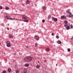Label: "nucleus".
Masks as SVG:
<instances>
[{
    "label": "nucleus",
    "mask_w": 73,
    "mask_h": 73,
    "mask_svg": "<svg viewBox=\"0 0 73 73\" xmlns=\"http://www.w3.org/2000/svg\"><path fill=\"white\" fill-rule=\"evenodd\" d=\"M68 25V26L70 27V23H68L67 24Z\"/></svg>",
    "instance_id": "obj_35"
},
{
    "label": "nucleus",
    "mask_w": 73,
    "mask_h": 73,
    "mask_svg": "<svg viewBox=\"0 0 73 73\" xmlns=\"http://www.w3.org/2000/svg\"><path fill=\"white\" fill-rule=\"evenodd\" d=\"M66 16H64V19H66Z\"/></svg>",
    "instance_id": "obj_33"
},
{
    "label": "nucleus",
    "mask_w": 73,
    "mask_h": 73,
    "mask_svg": "<svg viewBox=\"0 0 73 73\" xmlns=\"http://www.w3.org/2000/svg\"><path fill=\"white\" fill-rule=\"evenodd\" d=\"M38 62V63H39V62Z\"/></svg>",
    "instance_id": "obj_49"
},
{
    "label": "nucleus",
    "mask_w": 73,
    "mask_h": 73,
    "mask_svg": "<svg viewBox=\"0 0 73 73\" xmlns=\"http://www.w3.org/2000/svg\"><path fill=\"white\" fill-rule=\"evenodd\" d=\"M57 43L58 44H61V41L60 40H58L57 41Z\"/></svg>",
    "instance_id": "obj_8"
},
{
    "label": "nucleus",
    "mask_w": 73,
    "mask_h": 73,
    "mask_svg": "<svg viewBox=\"0 0 73 73\" xmlns=\"http://www.w3.org/2000/svg\"><path fill=\"white\" fill-rule=\"evenodd\" d=\"M8 72H11V69L10 68H9L8 70Z\"/></svg>",
    "instance_id": "obj_13"
},
{
    "label": "nucleus",
    "mask_w": 73,
    "mask_h": 73,
    "mask_svg": "<svg viewBox=\"0 0 73 73\" xmlns=\"http://www.w3.org/2000/svg\"><path fill=\"white\" fill-rule=\"evenodd\" d=\"M29 38H27V40H29Z\"/></svg>",
    "instance_id": "obj_44"
},
{
    "label": "nucleus",
    "mask_w": 73,
    "mask_h": 73,
    "mask_svg": "<svg viewBox=\"0 0 73 73\" xmlns=\"http://www.w3.org/2000/svg\"><path fill=\"white\" fill-rule=\"evenodd\" d=\"M69 14H70V15H71L72 14V13H71V12H69Z\"/></svg>",
    "instance_id": "obj_37"
},
{
    "label": "nucleus",
    "mask_w": 73,
    "mask_h": 73,
    "mask_svg": "<svg viewBox=\"0 0 73 73\" xmlns=\"http://www.w3.org/2000/svg\"><path fill=\"white\" fill-rule=\"evenodd\" d=\"M70 40H73V38H71Z\"/></svg>",
    "instance_id": "obj_42"
},
{
    "label": "nucleus",
    "mask_w": 73,
    "mask_h": 73,
    "mask_svg": "<svg viewBox=\"0 0 73 73\" xmlns=\"http://www.w3.org/2000/svg\"><path fill=\"white\" fill-rule=\"evenodd\" d=\"M68 23V22L66 20L64 21V23L65 24H64V27H68V25H67Z\"/></svg>",
    "instance_id": "obj_2"
},
{
    "label": "nucleus",
    "mask_w": 73,
    "mask_h": 73,
    "mask_svg": "<svg viewBox=\"0 0 73 73\" xmlns=\"http://www.w3.org/2000/svg\"><path fill=\"white\" fill-rule=\"evenodd\" d=\"M9 36L10 38H12L13 37V35H12L10 34L9 35Z\"/></svg>",
    "instance_id": "obj_10"
},
{
    "label": "nucleus",
    "mask_w": 73,
    "mask_h": 73,
    "mask_svg": "<svg viewBox=\"0 0 73 73\" xmlns=\"http://www.w3.org/2000/svg\"><path fill=\"white\" fill-rule=\"evenodd\" d=\"M54 35V33H52V34L51 35L52 36H53Z\"/></svg>",
    "instance_id": "obj_39"
},
{
    "label": "nucleus",
    "mask_w": 73,
    "mask_h": 73,
    "mask_svg": "<svg viewBox=\"0 0 73 73\" xmlns=\"http://www.w3.org/2000/svg\"><path fill=\"white\" fill-rule=\"evenodd\" d=\"M9 8L8 7H5V9H6V10H8V9H9Z\"/></svg>",
    "instance_id": "obj_14"
},
{
    "label": "nucleus",
    "mask_w": 73,
    "mask_h": 73,
    "mask_svg": "<svg viewBox=\"0 0 73 73\" xmlns=\"http://www.w3.org/2000/svg\"><path fill=\"white\" fill-rule=\"evenodd\" d=\"M68 52H70V49L68 48Z\"/></svg>",
    "instance_id": "obj_23"
},
{
    "label": "nucleus",
    "mask_w": 73,
    "mask_h": 73,
    "mask_svg": "<svg viewBox=\"0 0 73 73\" xmlns=\"http://www.w3.org/2000/svg\"><path fill=\"white\" fill-rule=\"evenodd\" d=\"M2 73H6V72L4 70L3 71Z\"/></svg>",
    "instance_id": "obj_31"
},
{
    "label": "nucleus",
    "mask_w": 73,
    "mask_h": 73,
    "mask_svg": "<svg viewBox=\"0 0 73 73\" xmlns=\"http://www.w3.org/2000/svg\"><path fill=\"white\" fill-rule=\"evenodd\" d=\"M6 43L7 44V47H10V46H11V42L9 41H7V42Z\"/></svg>",
    "instance_id": "obj_3"
},
{
    "label": "nucleus",
    "mask_w": 73,
    "mask_h": 73,
    "mask_svg": "<svg viewBox=\"0 0 73 73\" xmlns=\"http://www.w3.org/2000/svg\"><path fill=\"white\" fill-rule=\"evenodd\" d=\"M56 66H57V64H56Z\"/></svg>",
    "instance_id": "obj_48"
},
{
    "label": "nucleus",
    "mask_w": 73,
    "mask_h": 73,
    "mask_svg": "<svg viewBox=\"0 0 73 73\" xmlns=\"http://www.w3.org/2000/svg\"><path fill=\"white\" fill-rule=\"evenodd\" d=\"M26 47H27V48H29V46H26Z\"/></svg>",
    "instance_id": "obj_38"
},
{
    "label": "nucleus",
    "mask_w": 73,
    "mask_h": 73,
    "mask_svg": "<svg viewBox=\"0 0 73 73\" xmlns=\"http://www.w3.org/2000/svg\"><path fill=\"white\" fill-rule=\"evenodd\" d=\"M43 11H45V9H46V7H43Z\"/></svg>",
    "instance_id": "obj_18"
},
{
    "label": "nucleus",
    "mask_w": 73,
    "mask_h": 73,
    "mask_svg": "<svg viewBox=\"0 0 73 73\" xmlns=\"http://www.w3.org/2000/svg\"><path fill=\"white\" fill-rule=\"evenodd\" d=\"M3 9V7L1 6H0V9Z\"/></svg>",
    "instance_id": "obj_27"
},
{
    "label": "nucleus",
    "mask_w": 73,
    "mask_h": 73,
    "mask_svg": "<svg viewBox=\"0 0 73 73\" xmlns=\"http://www.w3.org/2000/svg\"><path fill=\"white\" fill-rule=\"evenodd\" d=\"M0 45H1V43H0Z\"/></svg>",
    "instance_id": "obj_47"
},
{
    "label": "nucleus",
    "mask_w": 73,
    "mask_h": 73,
    "mask_svg": "<svg viewBox=\"0 0 73 73\" xmlns=\"http://www.w3.org/2000/svg\"><path fill=\"white\" fill-rule=\"evenodd\" d=\"M56 38H59V36H56Z\"/></svg>",
    "instance_id": "obj_29"
},
{
    "label": "nucleus",
    "mask_w": 73,
    "mask_h": 73,
    "mask_svg": "<svg viewBox=\"0 0 73 73\" xmlns=\"http://www.w3.org/2000/svg\"><path fill=\"white\" fill-rule=\"evenodd\" d=\"M7 30H9V28H7Z\"/></svg>",
    "instance_id": "obj_41"
},
{
    "label": "nucleus",
    "mask_w": 73,
    "mask_h": 73,
    "mask_svg": "<svg viewBox=\"0 0 73 73\" xmlns=\"http://www.w3.org/2000/svg\"><path fill=\"white\" fill-rule=\"evenodd\" d=\"M27 69H26V68L24 69V72H27Z\"/></svg>",
    "instance_id": "obj_15"
},
{
    "label": "nucleus",
    "mask_w": 73,
    "mask_h": 73,
    "mask_svg": "<svg viewBox=\"0 0 73 73\" xmlns=\"http://www.w3.org/2000/svg\"><path fill=\"white\" fill-rule=\"evenodd\" d=\"M52 20L53 21H57L58 20L57 18H55L52 17Z\"/></svg>",
    "instance_id": "obj_4"
},
{
    "label": "nucleus",
    "mask_w": 73,
    "mask_h": 73,
    "mask_svg": "<svg viewBox=\"0 0 73 73\" xmlns=\"http://www.w3.org/2000/svg\"><path fill=\"white\" fill-rule=\"evenodd\" d=\"M35 38L36 39V40H39V38L37 36H36L35 37Z\"/></svg>",
    "instance_id": "obj_7"
},
{
    "label": "nucleus",
    "mask_w": 73,
    "mask_h": 73,
    "mask_svg": "<svg viewBox=\"0 0 73 73\" xmlns=\"http://www.w3.org/2000/svg\"><path fill=\"white\" fill-rule=\"evenodd\" d=\"M22 17L23 19H24V20H27V17H26V16L24 15H23L22 16Z\"/></svg>",
    "instance_id": "obj_5"
},
{
    "label": "nucleus",
    "mask_w": 73,
    "mask_h": 73,
    "mask_svg": "<svg viewBox=\"0 0 73 73\" xmlns=\"http://www.w3.org/2000/svg\"><path fill=\"white\" fill-rule=\"evenodd\" d=\"M70 29V27H69V26H68L67 28V30H69Z\"/></svg>",
    "instance_id": "obj_26"
},
{
    "label": "nucleus",
    "mask_w": 73,
    "mask_h": 73,
    "mask_svg": "<svg viewBox=\"0 0 73 73\" xmlns=\"http://www.w3.org/2000/svg\"><path fill=\"white\" fill-rule=\"evenodd\" d=\"M24 61L26 62H31L32 61V57L30 56H26L25 58Z\"/></svg>",
    "instance_id": "obj_1"
},
{
    "label": "nucleus",
    "mask_w": 73,
    "mask_h": 73,
    "mask_svg": "<svg viewBox=\"0 0 73 73\" xmlns=\"http://www.w3.org/2000/svg\"><path fill=\"white\" fill-rule=\"evenodd\" d=\"M66 17H69V15H66Z\"/></svg>",
    "instance_id": "obj_34"
},
{
    "label": "nucleus",
    "mask_w": 73,
    "mask_h": 73,
    "mask_svg": "<svg viewBox=\"0 0 73 73\" xmlns=\"http://www.w3.org/2000/svg\"><path fill=\"white\" fill-rule=\"evenodd\" d=\"M17 65H15V68H16V67H17Z\"/></svg>",
    "instance_id": "obj_36"
},
{
    "label": "nucleus",
    "mask_w": 73,
    "mask_h": 73,
    "mask_svg": "<svg viewBox=\"0 0 73 73\" xmlns=\"http://www.w3.org/2000/svg\"><path fill=\"white\" fill-rule=\"evenodd\" d=\"M36 68L37 69H39V68H40V66H39V65L37 66H36Z\"/></svg>",
    "instance_id": "obj_17"
},
{
    "label": "nucleus",
    "mask_w": 73,
    "mask_h": 73,
    "mask_svg": "<svg viewBox=\"0 0 73 73\" xmlns=\"http://www.w3.org/2000/svg\"><path fill=\"white\" fill-rule=\"evenodd\" d=\"M5 17L7 19H9V20L10 19V18L9 16L7 15H6V16L5 17Z\"/></svg>",
    "instance_id": "obj_6"
},
{
    "label": "nucleus",
    "mask_w": 73,
    "mask_h": 73,
    "mask_svg": "<svg viewBox=\"0 0 73 73\" xmlns=\"http://www.w3.org/2000/svg\"><path fill=\"white\" fill-rule=\"evenodd\" d=\"M64 16H62L61 17V19H64Z\"/></svg>",
    "instance_id": "obj_22"
},
{
    "label": "nucleus",
    "mask_w": 73,
    "mask_h": 73,
    "mask_svg": "<svg viewBox=\"0 0 73 73\" xmlns=\"http://www.w3.org/2000/svg\"><path fill=\"white\" fill-rule=\"evenodd\" d=\"M15 19V18H10L9 20H14Z\"/></svg>",
    "instance_id": "obj_25"
},
{
    "label": "nucleus",
    "mask_w": 73,
    "mask_h": 73,
    "mask_svg": "<svg viewBox=\"0 0 73 73\" xmlns=\"http://www.w3.org/2000/svg\"><path fill=\"white\" fill-rule=\"evenodd\" d=\"M16 73H19V71L18 70H17L16 71Z\"/></svg>",
    "instance_id": "obj_30"
},
{
    "label": "nucleus",
    "mask_w": 73,
    "mask_h": 73,
    "mask_svg": "<svg viewBox=\"0 0 73 73\" xmlns=\"http://www.w3.org/2000/svg\"><path fill=\"white\" fill-rule=\"evenodd\" d=\"M69 16H70V17H73V15L72 14H71V15H70Z\"/></svg>",
    "instance_id": "obj_24"
},
{
    "label": "nucleus",
    "mask_w": 73,
    "mask_h": 73,
    "mask_svg": "<svg viewBox=\"0 0 73 73\" xmlns=\"http://www.w3.org/2000/svg\"><path fill=\"white\" fill-rule=\"evenodd\" d=\"M72 38H73V36H72Z\"/></svg>",
    "instance_id": "obj_46"
},
{
    "label": "nucleus",
    "mask_w": 73,
    "mask_h": 73,
    "mask_svg": "<svg viewBox=\"0 0 73 73\" xmlns=\"http://www.w3.org/2000/svg\"><path fill=\"white\" fill-rule=\"evenodd\" d=\"M46 60H44V62H46Z\"/></svg>",
    "instance_id": "obj_40"
},
{
    "label": "nucleus",
    "mask_w": 73,
    "mask_h": 73,
    "mask_svg": "<svg viewBox=\"0 0 73 73\" xmlns=\"http://www.w3.org/2000/svg\"><path fill=\"white\" fill-rule=\"evenodd\" d=\"M38 45H37V43H36L35 44V46L36 47H37Z\"/></svg>",
    "instance_id": "obj_19"
},
{
    "label": "nucleus",
    "mask_w": 73,
    "mask_h": 73,
    "mask_svg": "<svg viewBox=\"0 0 73 73\" xmlns=\"http://www.w3.org/2000/svg\"><path fill=\"white\" fill-rule=\"evenodd\" d=\"M15 54H15V53H14V55H15Z\"/></svg>",
    "instance_id": "obj_45"
},
{
    "label": "nucleus",
    "mask_w": 73,
    "mask_h": 73,
    "mask_svg": "<svg viewBox=\"0 0 73 73\" xmlns=\"http://www.w3.org/2000/svg\"><path fill=\"white\" fill-rule=\"evenodd\" d=\"M46 51L47 52H49L50 51V49H49V48H47L46 49Z\"/></svg>",
    "instance_id": "obj_9"
},
{
    "label": "nucleus",
    "mask_w": 73,
    "mask_h": 73,
    "mask_svg": "<svg viewBox=\"0 0 73 73\" xmlns=\"http://www.w3.org/2000/svg\"><path fill=\"white\" fill-rule=\"evenodd\" d=\"M42 23H45V20L43 19L42 20Z\"/></svg>",
    "instance_id": "obj_32"
},
{
    "label": "nucleus",
    "mask_w": 73,
    "mask_h": 73,
    "mask_svg": "<svg viewBox=\"0 0 73 73\" xmlns=\"http://www.w3.org/2000/svg\"><path fill=\"white\" fill-rule=\"evenodd\" d=\"M2 25L3 26V27H4V24L3 23L2 24Z\"/></svg>",
    "instance_id": "obj_43"
},
{
    "label": "nucleus",
    "mask_w": 73,
    "mask_h": 73,
    "mask_svg": "<svg viewBox=\"0 0 73 73\" xmlns=\"http://www.w3.org/2000/svg\"><path fill=\"white\" fill-rule=\"evenodd\" d=\"M23 21H24V22H28V19H27H27H25V20H24Z\"/></svg>",
    "instance_id": "obj_11"
},
{
    "label": "nucleus",
    "mask_w": 73,
    "mask_h": 73,
    "mask_svg": "<svg viewBox=\"0 0 73 73\" xmlns=\"http://www.w3.org/2000/svg\"><path fill=\"white\" fill-rule=\"evenodd\" d=\"M52 17V16H51V15H50L48 16V18L49 19H50L51 18V17Z\"/></svg>",
    "instance_id": "obj_28"
},
{
    "label": "nucleus",
    "mask_w": 73,
    "mask_h": 73,
    "mask_svg": "<svg viewBox=\"0 0 73 73\" xmlns=\"http://www.w3.org/2000/svg\"><path fill=\"white\" fill-rule=\"evenodd\" d=\"M29 3H30V1H29L28 0L26 1V4H28Z\"/></svg>",
    "instance_id": "obj_16"
},
{
    "label": "nucleus",
    "mask_w": 73,
    "mask_h": 73,
    "mask_svg": "<svg viewBox=\"0 0 73 73\" xmlns=\"http://www.w3.org/2000/svg\"><path fill=\"white\" fill-rule=\"evenodd\" d=\"M69 10H67L66 11V13H69Z\"/></svg>",
    "instance_id": "obj_20"
},
{
    "label": "nucleus",
    "mask_w": 73,
    "mask_h": 73,
    "mask_svg": "<svg viewBox=\"0 0 73 73\" xmlns=\"http://www.w3.org/2000/svg\"><path fill=\"white\" fill-rule=\"evenodd\" d=\"M70 27H71V28L72 29H73V25H72V24L70 25Z\"/></svg>",
    "instance_id": "obj_21"
},
{
    "label": "nucleus",
    "mask_w": 73,
    "mask_h": 73,
    "mask_svg": "<svg viewBox=\"0 0 73 73\" xmlns=\"http://www.w3.org/2000/svg\"><path fill=\"white\" fill-rule=\"evenodd\" d=\"M25 66H26V67H28L29 66V65L28 64H25Z\"/></svg>",
    "instance_id": "obj_12"
}]
</instances>
